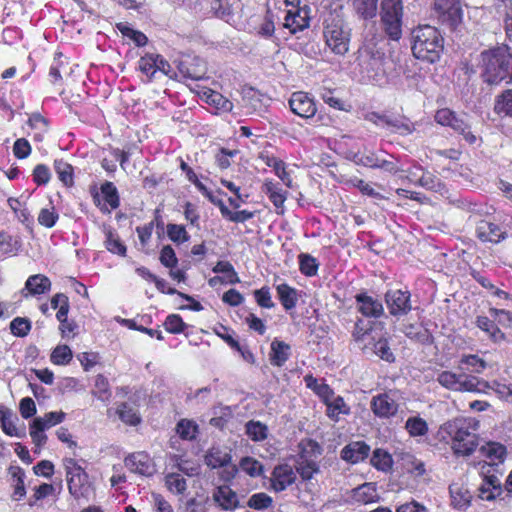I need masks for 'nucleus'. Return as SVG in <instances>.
Masks as SVG:
<instances>
[{
	"mask_svg": "<svg viewBox=\"0 0 512 512\" xmlns=\"http://www.w3.org/2000/svg\"><path fill=\"white\" fill-rule=\"evenodd\" d=\"M300 272L306 277L316 276L319 270L318 260L310 254L301 253L298 255Z\"/></svg>",
	"mask_w": 512,
	"mask_h": 512,
	"instance_id": "58836bf2",
	"label": "nucleus"
},
{
	"mask_svg": "<svg viewBox=\"0 0 512 512\" xmlns=\"http://www.w3.org/2000/svg\"><path fill=\"white\" fill-rule=\"evenodd\" d=\"M206 95V102L214 106L218 111L230 112L233 108V103L224 97L221 93L209 90Z\"/></svg>",
	"mask_w": 512,
	"mask_h": 512,
	"instance_id": "49530a36",
	"label": "nucleus"
},
{
	"mask_svg": "<svg viewBox=\"0 0 512 512\" xmlns=\"http://www.w3.org/2000/svg\"><path fill=\"white\" fill-rule=\"evenodd\" d=\"M166 233L169 240L177 245L183 244L190 239L189 233L182 224L168 223L166 225Z\"/></svg>",
	"mask_w": 512,
	"mask_h": 512,
	"instance_id": "a18cd8bd",
	"label": "nucleus"
},
{
	"mask_svg": "<svg viewBox=\"0 0 512 512\" xmlns=\"http://www.w3.org/2000/svg\"><path fill=\"white\" fill-rule=\"evenodd\" d=\"M403 6L401 0H382L381 22L389 39L398 41L402 36Z\"/></svg>",
	"mask_w": 512,
	"mask_h": 512,
	"instance_id": "0eeeda50",
	"label": "nucleus"
},
{
	"mask_svg": "<svg viewBox=\"0 0 512 512\" xmlns=\"http://www.w3.org/2000/svg\"><path fill=\"white\" fill-rule=\"evenodd\" d=\"M373 351L379 358L388 363H392L395 360L394 354L386 338H379L373 344Z\"/></svg>",
	"mask_w": 512,
	"mask_h": 512,
	"instance_id": "052dcab7",
	"label": "nucleus"
},
{
	"mask_svg": "<svg viewBox=\"0 0 512 512\" xmlns=\"http://www.w3.org/2000/svg\"><path fill=\"white\" fill-rule=\"evenodd\" d=\"M9 328L13 336L23 338L30 333L32 324L26 317H16L10 322Z\"/></svg>",
	"mask_w": 512,
	"mask_h": 512,
	"instance_id": "603ef678",
	"label": "nucleus"
},
{
	"mask_svg": "<svg viewBox=\"0 0 512 512\" xmlns=\"http://www.w3.org/2000/svg\"><path fill=\"white\" fill-rule=\"evenodd\" d=\"M304 382L308 389L312 390L321 401H327L329 396H334V390L324 381L320 383L312 374L304 376Z\"/></svg>",
	"mask_w": 512,
	"mask_h": 512,
	"instance_id": "c756f323",
	"label": "nucleus"
},
{
	"mask_svg": "<svg viewBox=\"0 0 512 512\" xmlns=\"http://www.w3.org/2000/svg\"><path fill=\"white\" fill-rule=\"evenodd\" d=\"M273 499L265 492H258L250 496L247 506L254 510H264L272 506Z\"/></svg>",
	"mask_w": 512,
	"mask_h": 512,
	"instance_id": "13d9d810",
	"label": "nucleus"
},
{
	"mask_svg": "<svg viewBox=\"0 0 512 512\" xmlns=\"http://www.w3.org/2000/svg\"><path fill=\"white\" fill-rule=\"evenodd\" d=\"M357 310L364 317L378 318L383 314V305L380 301L368 296L366 292L355 295Z\"/></svg>",
	"mask_w": 512,
	"mask_h": 512,
	"instance_id": "5701e85b",
	"label": "nucleus"
},
{
	"mask_svg": "<svg viewBox=\"0 0 512 512\" xmlns=\"http://www.w3.org/2000/svg\"><path fill=\"white\" fill-rule=\"evenodd\" d=\"M51 308L57 309L56 318L64 317L65 313H69L70 303L69 298L64 293H56L50 300Z\"/></svg>",
	"mask_w": 512,
	"mask_h": 512,
	"instance_id": "e2e57ef3",
	"label": "nucleus"
},
{
	"mask_svg": "<svg viewBox=\"0 0 512 512\" xmlns=\"http://www.w3.org/2000/svg\"><path fill=\"white\" fill-rule=\"evenodd\" d=\"M53 165L58 179L63 183V185L66 187H72L74 185L73 166L62 158L55 159Z\"/></svg>",
	"mask_w": 512,
	"mask_h": 512,
	"instance_id": "2f4dec72",
	"label": "nucleus"
},
{
	"mask_svg": "<svg viewBox=\"0 0 512 512\" xmlns=\"http://www.w3.org/2000/svg\"><path fill=\"white\" fill-rule=\"evenodd\" d=\"M277 298L286 311L293 310L298 303V290L287 283L275 286Z\"/></svg>",
	"mask_w": 512,
	"mask_h": 512,
	"instance_id": "bb28decb",
	"label": "nucleus"
},
{
	"mask_svg": "<svg viewBox=\"0 0 512 512\" xmlns=\"http://www.w3.org/2000/svg\"><path fill=\"white\" fill-rule=\"evenodd\" d=\"M443 50V39L435 27L418 25V60L436 62Z\"/></svg>",
	"mask_w": 512,
	"mask_h": 512,
	"instance_id": "423d86ee",
	"label": "nucleus"
},
{
	"mask_svg": "<svg viewBox=\"0 0 512 512\" xmlns=\"http://www.w3.org/2000/svg\"><path fill=\"white\" fill-rule=\"evenodd\" d=\"M494 111L512 117V89L504 91L496 99Z\"/></svg>",
	"mask_w": 512,
	"mask_h": 512,
	"instance_id": "5fc2aeb1",
	"label": "nucleus"
},
{
	"mask_svg": "<svg viewBox=\"0 0 512 512\" xmlns=\"http://www.w3.org/2000/svg\"><path fill=\"white\" fill-rule=\"evenodd\" d=\"M354 7L363 19H371L376 16L378 0H354Z\"/></svg>",
	"mask_w": 512,
	"mask_h": 512,
	"instance_id": "3c124183",
	"label": "nucleus"
},
{
	"mask_svg": "<svg viewBox=\"0 0 512 512\" xmlns=\"http://www.w3.org/2000/svg\"><path fill=\"white\" fill-rule=\"evenodd\" d=\"M105 247L109 252L119 256H125L127 252L125 244L122 242L119 235L112 229H107L105 231Z\"/></svg>",
	"mask_w": 512,
	"mask_h": 512,
	"instance_id": "e433bc0d",
	"label": "nucleus"
},
{
	"mask_svg": "<svg viewBox=\"0 0 512 512\" xmlns=\"http://www.w3.org/2000/svg\"><path fill=\"white\" fill-rule=\"evenodd\" d=\"M138 69L147 76L148 82H151L155 74L159 71L166 76H170L173 69L170 63L160 54L146 53L138 61Z\"/></svg>",
	"mask_w": 512,
	"mask_h": 512,
	"instance_id": "ddd939ff",
	"label": "nucleus"
},
{
	"mask_svg": "<svg viewBox=\"0 0 512 512\" xmlns=\"http://www.w3.org/2000/svg\"><path fill=\"white\" fill-rule=\"evenodd\" d=\"M365 120L400 135L410 134L414 130L413 123L404 116H395L387 113L381 114L373 111L365 114Z\"/></svg>",
	"mask_w": 512,
	"mask_h": 512,
	"instance_id": "f8f14e48",
	"label": "nucleus"
},
{
	"mask_svg": "<svg viewBox=\"0 0 512 512\" xmlns=\"http://www.w3.org/2000/svg\"><path fill=\"white\" fill-rule=\"evenodd\" d=\"M92 394L104 403L110 401L112 396L110 384L103 374L96 375Z\"/></svg>",
	"mask_w": 512,
	"mask_h": 512,
	"instance_id": "a19ab883",
	"label": "nucleus"
},
{
	"mask_svg": "<svg viewBox=\"0 0 512 512\" xmlns=\"http://www.w3.org/2000/svg\"><path fill=\"white\" fill-rule=\"evenodd\" d=\"M199 432L197 423L189 419H181L176 425V433L183 440H193Z\"/></svg>",
	"mask_w": 512,
	"mask_h": 512,
	"instance_id": "c03bdc74",
	"label": "nucleus"
},
{
	"mask_svg": "<svg viewBox=\"0 0 512 512\" xmlns=\"http://www.w3.org/2000/svg\"><path fill=\"white\" fill-rule=\"evenodd\" d=\"M27 123L31 129L38 131L34 134V140L42 141L43 135L49 130V121L40 113H33L29 116Z\"/></svg>",
	"mask_w": 512,
	"mask_h": 512,
	"instance_id": "37998d69",
	"label": "nucleus"
},
{
	"mask_svg": "<svg viewBox=\"0 0 512 512\" xmlns=\"http://www.w3.org/2000/svg\"><path fill=\"white\" fill-rule=\"evenodd\" d=\"M116 414L119 419L128 426H137L142 421L139 412L131 407L127 402H121L117 405Z\"/></svg>",
	"mask_w": 512,
	"mask_h": 512,
	"instance_id": "72a5a7b5",
	"label": "nucleus"
},
{
	"mask_svg": "<svg viewBox=\"0 0 512 512\" xmlns=\"http://www.w3.org/2000/svg\"><path fill=\"white\" fill-rule=\"evenodd\" d=\"M218 207L221 215L233 222V223H244L252 218H254L256 211L249 210H239V211H231L222 201H219Z\"/></svg>",
	"mask_w": 512,
	"mask_h": 512,
	"instance_id": "c9c22d12",
	"label": "nucleus"
},
{
	"mask_svg": "<svg viewBox=\"0 0 512 512\" xmlns=\"http://www.w3.org/2000/svg\"><path fill=\"white\" fill-rule=\"evenodd\" d=\"M90 194L93 204L102 214H110L120 207L121 200L118 189L111 181H105L99 189L91 188Z\"/></svg>",
	"mask_w": 512,
	"mask_h": 512,
	"instance_id": "9b49d317",
	"label": "nucleus"
},
{
	"mask_svg": "<svg viewBox=\"0 0 512 512\" xmlns=\"http://www.w3.org/2000/svg\"><path fill=\"white\" fill-rule=\"evenodd\" d=\"M64 467L70 495L75 500H89L95 494V488L85 469L74 458L64 459Z\"/></svg>",
	"mask_w": 512,
	"mask_h": 512,
	"instance_id": "39448f33",
	"label": "nucleus"
},
{
	"mask_svg": "<svg viewBox=\"0 0 512 512\" xmlns=\"http://www.w3.org/2000/svg\"><path fill=\"white\" fill-rule=\"evenodd\" d=\"M435 121L442 126L453 129L456 133L461 135L467 143H476L477 136L473 133L466 114L459 115L448 108H443L436 112Z\"/></svg>",
	"mask_w": 512,
	"mask_h": 512,
	"instance_id": "6e6552de",
	"label": "nucleus"
},
{
	"mask_svg": "<svg viewBox=\"0 0 512 512\" xmlns=\"http://www.w3.org/2000/svg\"><path fill=\"white\" fill-rule=\"evenodd\" d=\"M253 296L259 307L265 309H272L275 307V303L272 301L270 288L268 286H263L260 289L254 290Z\"/></svg>",
	"mask_w": 512,
	"mask_h": 512,
	"instance_id": "338daca9",
	"label": "nucleus"
},
{
	"mask_svg": "<svg viewBox=\"0 0 512 512\" xmlns=\"http://www.w3.org/2000/svg\"><path fill=\"white\" fill-rule=\"evenodd\" d=\"M214 273H222L227 276V280L230 284H236L240 282L237 272L234 266L229 261L220 260L212 268Z\"/></svg>",
	"mask_w": 512,
	"mask_h": 512,
	"instance_id": "680f3d73",
	"label": "nucleus"
},
{
	"mask_svg": "<svg viewBox=\"0 0 512 512\" xmlns=\"http://www.w3.org/2000/svg\"><path fill=\"white\" fill-rule=\"evenodd\" d=\"M125 465L132 471L141 475L151 474V464L148 454L136 452L129 454L124 459Z\"/></svg>",
	"mask_w": 512,
	"mask_h": 512,
	"instance_id": "393cba45",
	"label": "nucleus"
},
{
	"mask_svg": "<svg viewBox=\"0 0 512 512\" xmlns=\"http://www.w3.org/2000/svg\"><path fill=\"white\" fill-rule=\"evenodd\" d=\"M352 497L363 504L375 502L378 499L377 489L374 483H364L353 489Z\"/></svg>",
	"mask_w": 512,
	"mask_h": 512,
	"instance_id": "f704fd0d",
	"label": "nucleus"
},
{
	"mask_svg": "<svg viewBox=\"0 0 512 512\" xmlns=\"http://www.w3.org/2000/svg\"><path fill=\"white\" fill-rule=\"evenodd\" d=\"M475 325L481 329L490 340L495 343H500L505 340V334L498 328V326L487 316H477Z\"/></svg>",
	"mask_w": 512,
	"mask_h": 512,
	"instance_id": "cd10ccee",
	"label": "nucleus"
},
{
	"mask_svg": "<svg viewBox=\"0 0 512 512\" xmlns=\"http://www.w3.org/2000/svg\"><path fill=\"white\" fill-rule=\"evenodd\" d=\"M73 358L72 350L68 345H57L51 352L50 361L54 365L64 366L70 363Z\"/></svg>",
	"mask_w": 512,
	"mask_h": 512,
	"instance_id": "de8ad7c7",
	"label": "nucleus"
},
{
	"mask_svg": "<svg viewBox=\"0 0 512 512\" xmlns=\"http://www.w3.org/2000/svg\"><path fill=\"white\" fill-rule=\"evenodd\" d=\"M240 468L251 477H258L263 472L262 464L253 457H244L240 461Z\"/></svg>",
	"mask_w": 512,
	"mask_h": 512,
	"instance_id": "774afa93",
	"label": "nucleus"
},
{
	"mask_svg": "<svg viewBox=\"0 0 512 512\" xmlns=\"http://www.w3.org/2000/svg\"><path fill=\"white\" fill-rule=\"evenodd\" d=\"M166 486L169 491L176 494H183L187 489L186 479L178 473H171L166 476Z\"/></svg>",
	"mask_w": 512,
	"mask_h": 512,
	"instance_id": "0e129e2a",
	"label": "nucleus"
},
{
	"mask_svg": "<svg viewBox=\"0 0 512 512\" xmlns=\"http://www.w3.org/2000/svg\"><path fill=\"white\" fill-rule=\"evenodd\" d=\"M385 297L392 315H403L411 309L408 290H388Z\"/></svg>",
	"mask_w": 512,
	"mask_h": 512,
	"instance_id": "f3484780",
	"label": "nucleus"
},
{
	"mask_svg": "<svg viewBox=\"0 0 512 512\" xmlns=\"http://www.w3.org/2000/svg\"><path fill=\"white\" fill-rule=\"evenodd\" d=\"M438 382L445 388L459 392H484L493 390L498 396L512 402V385L493 381L488 383L464 372L443 371L438 375Z\"/></svg>",
	"mask_w": 512,
	"mask_h": 512,
	"instance_id": "f257e3e1",
	"label": "nucleus"
},
{
	"mask_svg": "<svg viewBox=\"0 0 512 512\" xmlns=\"http://www.w3.org/2000/svg\"><path fill=\"white\" fill-rule=\"evenodd\" d=\"M51 280L44 274H34L27 278L22 295L27 298L48 293L51 290Z\"/></svg>",
	"mask_w": 512,
	"mask_h": 512,
	"instance_id": "aec40b11",
	"label": "nucleus"
},
{
	"mask_svg": "<svg viewBox=\"0 0 512 512\" xmlns=\"http://www.w3.org/2000/svg\"><path fill=\"white\" fill-rule=\"evenodd\" d=\"M326 406V415L334 422H338L340 415H349L351 409L340 395L334 397L329 396L327 401H322Z\"/></svg>",
	"mask_w": 512,
	"mask_h": 512,
	"instance_id": "a878e982",
	"label": "nucleus"
},
{
	"mask_svg": "<svg viewBox=\"0 0 512 512\" xmlns=\"http://www.w3.org/2000/svg\"><path fill=\"white\" fill-rule=\"evenodd\" d=\"M0 425L2 431L8 436L22 437L25 434L24 431L18 430L11 415L2 409H0Z\"/></svg>",
	"mask_w": 512,
	"mask_h": 512,
	"instance_id": "4d7b16f0",
	"label": "nucleus"
},
{
	"mask_svg": "<svg viewBox=\"0 0 512 512\" xmlns=\"http://www.w3.org/2000/svg\"><path fill=\"white\" fill-rule=\"evenodd\" d=\"M291 356V346L278 338L270 344L269 361L274 367H282Z\"/></svg>",
	"mask_w": 512,
	"mask_h": 512,
	"instance_id": "b1692460",
	"label": "nucleus"
},
{
	"mask_svg": "<svg viewBox=\"0 0 512 512\" xmlns=\"http://www.w3.org/2000/svg\"><path fill=\"white\" fill-rule=\"evenodd\" d=\"M238 149H228L221 147L215 155V162L221 170H225L231 166V158L239 154Z\"/></svg>",
	"mask_w": 512,
	"mask_h": 512,
	"instance_id": "69168bd1",
	"label": "nucleus"
},
{
	"mask_svg": "<svg viewBox=\"0 0 512 512\" xmlns=\"http://www.w3.org/2000/svg\"><path fill=\"white\" fill-rule=\"evenodd\" d=\"M486 366V362L477 355L464 356L460 361L461 370L466 369L478 374L482 373L485 370Z\"/></svg>",
	"mask_w": 512,
	"mask_h": 512,
	"instance_id": "864d4df0",
	"label": "nucleus"
},
{
	"mask_svg": "<svg viewBox=\"0 0 512 512\" xmlns=\"http://www.w3.org/2000/svg\"><path fill=\"white\" fill-rule=\"evenodd\" d=\"M213 501L225 511H234L239 507L237 493L228 485L215 488L212 494Z\"/></svg>",
	"mask_w": 512,
	"mask_h": 512,
	"instance_id": "6ab92c4d",
	"label": "nucleus"
},
{
	"mask_svg": "<svg viewBox=\"0 0 512 512\" xmlns=\"http://www.w3.org/2000/svg\"><path fill=\"white\" fill-rule=\"evenodd\" d=\"M370 450L365 441H353L342 448L340 456L350 464H357L368 458Z\"/></svg>",
	"mask_w": 512,
	"mask_h": 512,
	"instance_id": "a211bd4d",
	"label": "nucleus"
},
{
	"mask_svg": "<svg viewBox=\"0 0 512 512\" xmlns=\"http://www.w3.org/2000/svg\"><path fill=\"white\" fill-rule=\"evenodd\" d=\"M300 461L296 468V474L298 473L302 480L308 481L311 480L314 474L318 473L319 466L316 461L311 460V457H317L321 455L322 448L313 439H307L300 444Z\"/></svg>",
	"mask_w": 512,
	"mask_h": 512,
	"instance_id": "9d476101",
	"label": "nucleus"
},
{
	"mask_svg": "<svg viewBox=\"0 0 512 512\" xmlns=\"http://www.w3.org/2000/svg\"><path fill=\"white\" fill-rule=\"evenodd\" d=\"M288 103L292 113L303 119H310L317 112L315 100L304 91L293 92Z\"/></svg>",
	"mask_w": 512,
	"mask_h": 512,
	"instance_id": "2eb2a0df",
	"label": "nucleus"
},
{
	"mask_svg": "<svg viewBox=\"0 0 512 512\" xmlns=\"http://www.w3.org/2000/svg\"><path fill=\"white\" fill-rule=\"evenodd\" d=\"M180 169L185 173L186 178L189 182L195 185V187L206 197L211 199V192L209 189L199 180L194 170L180 157Z\"/></svg>",
	"mask_w": 512,
	"mask_h": 512,
	"instance_id": "09e8293b",
	"label": "nucleus"
},
{
	"mask_svg": "<svg viewBox=\"0 0 512 512\" xmlns=\"http://www.w3.org/2000/svg\"><path fill=\"white\" fill-rule=\"evenodd\" d=\"M246 435L254 442H260L267 438L268 427L260 421L250 420L245 425Z\"/></svg>",
	"mask_w": 512,
	"mask_h": 512,
	"instance_id": "ea45409f",
	"label": "nucleus"
},
{
	"mask_svg": "<svg viewBox=\"0 0 512 512\" xmlns=\"http://www.w3.org/2000/svg\"><path fill=\"white\" fill-rule=\"evenodd\" d=\"M370 407L374 415L379 418H389L398 410V405L387 393L374 396Z\"/></svg>",
	"mask_w": 512,
	"mask_h": 512,
	"instance_id": "4be33fe9",
	"label": "nucleus"
},
{
	"mask_svg": "<svg viewBox=\"0 0 512 512\" xmlns=\"http://www.w3.org/2000/svg\"><path fill=\"white\" fill-rule=\"evenodd\" d=\"M8 471L16 482L12 496L15 500H20L26 495L25 472L20 466H10Z\"/></svg>",
	"mask_w": 512,
	"mask_h": 512,
	"instance_id": "4c0bfd02",
	"label": "nucleus"
},
{
	"mask_svg": "<svg viewBox=\"0 0 512 512\" xmlns=\"http://www.w3.org/2000/svg\"><path fill=\"white\" fill-rule=\"evenodd\" d=\"M481 76L489 85L512 79V53L507 46H498L481 53Z\"/></svg>",
	"mask_w": 512,
	"mask_h": 512,
	"instance_id": "7ed1b4c3",
	"label": "nucleus"
},
{
	"mask_svg": "<svg viewBox=\"0 0 512 512\" xmlns=\"http://www.w3.org/2000/svg\"><path fill=\"white\" fill-rule=\"evenodd\" d=\"M264 162L268 167L273 169L275 174L286 187H292L293 180L290 176V173L286 169V163L282 159L275 156H267L264 159Z\"/></svg>",
	"mask_w": 512,
	"mask_h": 512,
	"instance_id": "7c9ffc66",
	"label": "nucleus"
},
{
	"mask_svg": "<svg viewBox=\"0 0 512 512\" xmlns=\"http://www.w3.org/2000/svg\"><path fill=\"white\" fill-rule=\"evenodd\" d=\"M480 453L486 457L491 464L502 463L505 460L507 449L506 447L498 442H487L480 447Z\"/></svg>",
	"mask_w": 512,
	"mask_h": 512,
	"instance_id": "c85d7f7f",
	"label": "nucleus"
},
{
	"mask_svg": "<svg viewBox=\"0 0 512 512\" xmlns=\"http://www.w3.org/2000/svg\"><path fill=\"white\" fill-rule=\"evenodd\" d=\"M475 233L480 241L492 244H497L506 237V232L502 231L498 225L487 220L478 222Z\"/></svg>",
	"mask_w": 512,
	"mask_h": 512,
	"instance_id": "412c9836",
	"label": "nucleus"
},
{
	"mask_svg": "<svg viewBox=\"0 0 512 512\" xmlns=\"http://www.w3.org/2000/svg\"><path fill=\"white\" fill-rule=\"evenodd\" d=\"M262 191L267 195L268 199L271 201L273 206L275 207L276 213L278 215H284L285 213V202L288 198V191L283 190L279 183L275 182L273 179H265L262 186Z\"/></svg>",
	"mask_w": 512,
	"mask_h": 512,
	"instance_id": "dca6fc26",
	"label": "nucleus"
},
{
	"mask_svg": "<svg viewBox=\"0 0 512 512\" xmlns=\"http://www.w3.org/2000/svg\"><path fill=\"white\" fill-rule=\"evenodd\" d=\"M296 479L294 468L288 463H280L271 472L269 489L276 493L285 491L296 482Z\"/></svg>",
	"mask_w": 512,
	"mask_h": 512,
	"instance_id": "4468645a",
	"label": "nucleus"
},
{
	"mask_svg": "<svg viewBox=\"0 0 512 512\" xmlns=\"http://www.w3.org/2000/svg\"><path fill=\"white\" fill-rule=\"evenodd\" d=\"M322 35L331 54L343 58L349 53L352 29L342 16L330 13L323 21Z\"/></svg>",
	"mask_w": 512,
	"mask_h": 512,
	"instance_id": "20e7f679",
	"label": "nucleus"
},
{
	"mask_svg": "<svg viewBox=\"0 0 512 512\" xmlns=\"http://www.w3.org/2000/svg\"><path fill=\"white\" fill-rule=\"evenodd\" d=\"M275 24L273 14L268 10L262 22L256 27V34L262 38L269 39L274 36Z\"/></svg>",
	"mask_w": 512,
	"mask_h": 512,
	"instance_id": "bf43d9fd",
	"label": "nucleus"
},
{
	"mask_svg": "<svg viewBox=\"0 0 512 512\" xmlns=\"http://www.w3.org/2000/svg\"><path fill=\"white\" fill-rule=\"evenodd\" d=\"M164 329L171 334H181L187 328V324L179 314H169L164 323Z\"/></svg>",
	"mask_w": 512,
	"mask_h": 512,
	"instance_id": "6e6d98bb",
	"label": "nucleus"
},
{
	"mask_svg": "<svg viewBox=\"0 0 512 512\" xmlns=\"http://www.w3.org/2000/svg\"><path fill=\"white\" fill-rule=\"evenodd\" d=\"M433 12L438 21L451 31L458 30L463 23L459 0H434Z\"/></svg>",
	"mask_w": 512,
	"mask_h": 512,
	"instance_id": "1a4fd4ad",
	"label": "nucleus"
},
{
	"mask_svg": "<svg viewBox=\"0 0 512 512\" xmlns=\"http://www.w3.org/2000/svg\"><path fill=\"white\" fill-rule=\"evenodd\" d=\"M370 463L378 471L389 472L393 467V458L388 451L376 448L372 453Z\"/></svg>",
	"mask_w": 512,
	"mask_h": 512,
	"instance_id": "473e14b6",
	"label": "nucleus"
},
{
	"mask_svg": "<svg viewBox=\"0 0 512 512\" xmlns=\"http://www.w3.org/2000/svg\"><path fill=\"white\" fill-rule=\"evenodd\" d=\"M478 428L479 422L475 419L461 417L446 422L441 434L444 439L449 438L456 455L469 456L479 445Z\"/></svg>",
	"mask_w": 512,
	"mask_h": 512,
	"instance_id": "f03ea898",
	"label": "nucleus"
},
{
	"mask_svg": "<svg viewBox=\"0 0 512 512\" xmlns=\"http://www.w3.org/2000/svg\"><path fill=\"white\" fill-rule=\"evenodd\" d=\"M50 207L42 208L38 214L37 221L40 226L51 229L59 220V214L55 206L50 203Z\"/></svg>",
	"mask_w": 512,
	"mask_h": 512,
	"instance_id": "8fccbe9b",
	"label": "nucleus"
},
{
	"mask_svg": "<svg viewBox=\"0 0 512 512\" xmlns=\"http://www.w3.org/2000/svg\"><path fill=\"white\" fill-rule=\"evenodd\" d=\"M205 464L211 469L226 466L231 457L227 453H222L218 448H211L205 455Z\"/></svg>",
	"mask_w": 512,
	"mask_h": 512,
	"instance_id": "79ce46f5",
	"label": "nucleus"
}]
</instances>
